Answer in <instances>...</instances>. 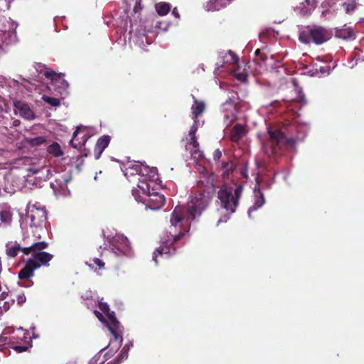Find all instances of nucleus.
Listing matches in <instances>:
<instances>
[{"label": "nucleus", "mask_w": 364, "mask_h": 364, "mask_svg": "<svg viewBox=\"0 0 364 364\" xmlns=\"http://www.w3.org/2000/svg\"><path fill=\"white\" fill-rule=\"evenodd\" d=\"M106 314L107 316V321H106V323L109 332L112 334L115 341H119V342L122 343L123 341L122 326L117 320L114 311H109L106 313Z\"/></svg>", "instance_id": "obj_9"}, {"label": "nucleus", "mask_w": 364, "mask_h": 364, "mask_svg": "<svg viewBox=\"0 0 364 364\" xmlns=\"http://www.w3.org/2000/svg\"><path fill=\"white\" fill-rule=\"evenodd\" d=\"M217 176L211 173L198 182V192L191 199L188 208V219H195L207 207L215 193Z\"/></svg>", "instance_id": "obj_3"}, {"label": "nucleus", "mask_w": 364, "mask_h": 364, "mask_svg": "<svg viewBox=\"0 0 364 364\" xmlns=\"http://www.w3.org/2000/svg\"><path fill=\"white\" fill-rule=\"evenodd\" d=\"M43 100L53 107H58L60 105V100L55 97L43 95Z\"/></svg>", "instance_id": "obj_30"}, {"label": "nucleus", "mask_w": 364, "mask_h": 364, "mask_svg": "<svg viewBox=\"0 0 364 364\" xmlns=\"http://www.w3.org/2000/svg\"><path fill=\"white\" fill-rule=\"evenodd\" d=\"M185 209L182 207L176 206L171 213L170 223L171 225L168 229L169 236L159 247L156 248L153 253V260L155 264H158L157 257L170 255L176 251L174 246L188 232V230L183 226Z\"/></svg>", "instance_id": "obj_2"}, {"label": "nucleus", "mask_w": 364, "mask_h": 364, "mask_svg": "<svg viewBox=\"0 0 364 364\" xmlns=\"http://www.w3.org/2000/svg\"><path fill=\"white\" fill-rule=\"evenodd\" d=\"M245 129L242 124H237L233 127L230 133V139L233 142H238L245 134Z\"/></svg>", "instance_id": "obj_18"}, {"label": "nucleus", "mask_w": 364, "mask_h": 364, "mask_svg": "<svg viewBox=\"0 0 364 364\" xmlns=\"http://www.w3.org/2000/svg\"><path fill=\"white\" fill-rule=\"evenodd\" d=\"M331 38V34L326 28L321 26H315L308 32L300 33L299 39L301 43H309L313 42L316 45L322 44Z\"/></svg>", "instance_id": "obj_7"}, {"label": "nucleus", "mask_w": 364, "mask_h": 364, "mask_svg": "<svg viewBox=\"0 0 364 364\" xmlns=\"http://www.w3.org/2000/svg\"><path fill=\"white\" fill-rule=\"evenodd\" d=\"M93 262L97 266L99 269H102L105 267V262L99 258L93 259Z\"/></svg>", "instance_id": "obj_35"}, {"label": "nucleus", "mask_w": 364, "mask_h": 364, "mask_svg": "<svg viewBox=\"0 0 364 364\" xmlns=\"http://www.w3.org/2000/svg\"><path fill=\"white\" fill-rule=\"evenodd\" d=\"M194 104L191 107L192 119L193 121H198V117L204 112L205 105L204 102L198 100L194 95H192Z\"/></svg>", "instance_id": "obj_15"}, {"label": "nucleus", "mask_w": 364, "mask_h": 364, "mask_svg": "<svg viewBox=\"0 0 364 364\" xmlns=\"http://www.w3.org/2000/svg\"><path fill=\"white\" fill-rule=\"evenodd\" d=\"M255 201L252 206L249 208L248 213L250 215L251 213L257 210L258 208H261L264 203V198L263 193L260 190L255 192Z\"/></svg>", "instance_id": "obj_20"}, {"label": "nucleus", "mask_w": 364, "mask_h": 364, "mask_svg": "<svg viewBox=\"0 0 364 364\" xmlns=\"http://www.w3.org/2000/svg\"><path fill=\"white\" fill-rule=\"evenodd\" d=\"M14 107L18 109L21 117L28 120L35 119L34 112L25 102L21 101L14 102Z\"/></svg>", "instance_id": "obj_13"}, {"label": "nucleus", "mask_w": 364, "mask_h": 364, "mask_svg": "<svg viewBox=\"0 0 364 364\" xmlns=\"http://www.w3.org/2000/svg\"><path fill=\"white\" fill-rule=\"evenodd\" d=\"M221 222H222V219H220L218 223H220Z\"/></svg>", "instance_id": "obj_47"}, {"label": "nucleus", "mask_w": 364, "mask_h": 364, "mask_svg": "<svg viewBox=\"0 0 364 364\" xmlns=\"http://www.w3.org/2000/svg\"><path fill=\"white\" fill-rule=\"evenodd\" d=\"M222 156V152L219 149L215 150L213 152V159L215 161H218Z\"/></svg>", "instance_id": "obj_39"}, {"label": "nucleus", "mask_w": 364, "mask_h": 364, "mask_svg": "<svg viewBox=\"0 0 364 364\" xmlns=\"http://www.w3.org/2000/svg\"><path fill=\"white\" fill-rule=\"evenodd\" d=\"M198 121H197V122L194 121L193 124L192 125V127H191V129L189 130L188 134L191 136V139H196V132L198 129Z\"/></svg>", "instance_id": "obj_33"}, {"label": "nucleus", "mask_w": 364, "mask_h": 364, "mask_svg": "<svg viewBox=\"0 0 364 364\" xmlns=\"http://www.w3.org/2000/svg\"><path fill=\"white\" fill-rule=\"evenodd\" d=\"M233 76L239 81L245 82L247 81L248 75L245 72H240L237 70L232 71Z\"/></svg>", "instance_id": "obj_28"}, {"label": "nucleus", "mask_w": 364, "mask_h": 364, "mask_svg": "<svg viewBox=\"0 0 364 364\" xmlns=\"http://www.w3.org/2000/svg\"><path fill=\"white\" fill-rule=\"evenodd\" d=\"M44 75L47 78L51 80V86L53 87H57L58 83L63 84L64 88L68 86V83L61 79L60 75L54 71H46Z\"/></svg>", "instance_id": "obj_19"}, {"label": "nucleus", "mask_w": 364, "mask_h": 364, "mask_svg": "<svg viewBox=\"0 0 364 364\" xmlns=\"http://www.w3.org/2000/svg\"><path fill=\"white\" fill-rule=\"evenodd\" d=\"M47 151L54 157L62 156L64 154L60 144L55 141L48 146Z\"/></svg>", "instance_id": "obj_22"}, {"label": "nucleus", "mask_w": 364, "mask_h": 364, "mask_svg": "<svg viewBox=\"0 0 364 364\" xmlns=\"http://www.w3.org/2000/svg\"><path fill=\"white\" fill-rule=\"evenodd\" d=\"M26 219L30 221V228H31L33 236L36 239H41L39 232H44V227L46 223L47 213L44 208H38L35 205L30 208L26 215Z\"/></svg>", "instance_id": "obj_6"}, {"label": "nucleus", "mask_w": 364, "mask_h": 364, "mask_svg": "<svg viewBox=\"0 0 364 364\" xmlns=\"http://www.w3.org/2000/svg\"><path fill=\"white\" fill-rule=\"evenodd\" d=\"M111 140V137L109 135H103L100 136L94 148V156L95 159H99L105 151V149L108 146Z\"/></svg>", "instance_id": "obj_12"}, {"label": "nucleus", "mask_w": 364, "mask_h": 364, "mask_svg": "<svg viewBox=\"0 0 364 364\" xmlns=\"http://www.w3.org/2000/svg\"><path fill=\"white\" fill-rule=\"evenodd\" d=\"M80 127H77L76 130H75V131L73 132V139H72L70 140V144H71L73 147H75V148H76V147H77V146H76V145H75V144H73V140H74V139L77 136V135L78 134V133L80 132Z\"/></svg>", "instance_id": "obj_38"}, {"label": "nucleus", "mask_w": 364, "mask_h": 364, "mask_svg": "<svg viewBox=\"0 0 364 364\" xmlns=\"http://www.w3.org/2000/svg\"><path fill=\"white\" fill-rule=\"evenodd\" d=\"M16 301L18 305H22L26 301V296L24 294L22 293L18 294L16 296Z\"/></svg>", "instance_id": "obj_36"}, {"label": "nucleus", "mask_w": 364, "mask_h": 364, "mask_svg": "<svg viewBox=\"0 0 364 364\" xmlns=\"http://www.w3.org/2000/svg\"><path fill=\"white\" fill-rule=\"evenodd\" d=\"M31 345L29 341H25L23 344L18 343L11 338L0 336V350L6 348H13L16 353H22L26 351Z\"/></svg>", "instance_id": "obj_10"}, {"label": "nucleus", "mask_w": 364, "mask_h": 364, "mask_svg": "<svg viewBox=\"0 0 364 364\" xmlns=\"http://www.w3.org/2000/svg\"><path fill=\"white\" fill-rule=\"evenodd\" d=\"M191 145L193 146V150L191 151V154L193 158L199 159L203 157V152L199 149V143L197 139H191Z\"/></svg>", "instance_id": "obj_24"}, {"label": "nucleus", "mask_w": 364, "mask_h": 364, "mask_svg": "<svg viewBox=\"0 0 364 364\" xmlns=\"http://www.w3.org/2000/svg\"><path fill=\"white\" fill-rule=\"evenodd\" d=\"M225 58H227L226 62L230 64L235 65L239 62V57L232 50H228Z\"/></svg>", "instance_id": "obj_29"}, {"label": "nucleus", "mask_w": 364, "mask_h": 364, "mask_svg": "<svg viewBox=\"0 0 364 364\" xmlns=\"http://www.w3.org/2000/svg\"><path fill=\"white\" fill-rule=\"evenodd\" d=\"M95 314L100 321H102L103 316L100 312H99L98 311H95Z\"/></svg>", "instance_id": "obj_41"}, {"label": "nucleus", "mask_w": 364, "mask_h": 364, "mask_svg": "<svg viewBox=\"0 0 364 364\" xmlns=\"http://www.w3.org/2000/svg\"><path fill=\"white\" fill-rule=\"evenodd\" d=\"M172 14L177 18H180V14L178 13V11L177 9V8H174L173 10H172Z\"/></svg>", "instance_id": "obj_40"}, {"label": "nucleus", "mask_w": 364, "mask_h": 364, "mask_svg": "<svg viewBox=\"0 0 364 364\" xmlns=\"http://www.w3.org/2000/svg\"><path fill=\"white\" fill-rule=\"evenodd\" d=\"M343 6L345 7L346 13L349 14L355 10L358 4L355 0H352L350 3H344Z\"/></svg>", "instance_id": "obj_32"}, {"label": "nucleus", "mask_w": 364, "mask_h": 364, "mask_svg": "<svg viewBox=\"0 0 364 364\" xmlns=\"http://www.w3.org/2000/svg\"><path fill=\"white\" fill-rule=\"evenodd\" d=\"M260 58V60H262V61H265L267 58V57L266 56L265 54H263L262 53L261 55L259 56Z\"/></svg>", "instance_id": "obj_43"}, {"label": "nucleus", "mask_w": 364, "mask_h": 364, "mask_svg": "<svg viewBox=\"0 0 364 364\" xmlns=\"http://www.w3.org/2000/svg\"><path fill=\"white\" fill-rule=\"evenodd\" d=\"M86 264L91 269H94V266L93 264H88L87 262H86Z\"/></svg>", "instance_id": "obj_46"}, {"label": "nucleus", "mask_w": 364, "mask_h": 364, "mask_svg": "<svg viewBox=\"0 0 364 364\" xmlns=\"http://www.w3.org/2000/svg\"><path fill=\"white\" fill-rule=\"evenodd\" d=\"M221 169L224 176H228L235 169V165L232 162L223 161L221 164Z\"/></svg>", "instance_id": "obj_27"}, {"label": "nucleus", "mask_w": 364, "mask_h": 364, "mask_svg": "<svg viewBox=\"0 0 364 364\" xmlns=\"http://www.w3.org/2000/svg\"><path fill=\"white\" fill-rule=\"evenodd\" d=\"M268 139L263 142L264 153L269 157L277 158L284 154L287 149H294L296 141L294 138H287L285 134L277 129H268Z\"/></svg>", "instance_id": "obj_4"}, {"label": "nucleus", "mask_w": 364, "mask_h": 364, "mask_svg": "<svg viewBox=\"0 0 364 364\" xmlns=\"http://www.w3.org/2000/svg\"><path fill=\"white\" fill-rule=\"evenodd\" d=\"M255 54L256 56L259 57L262 54V52L259 49H257Z\"/></svg>", "instance_id": "obj_44"}, {"label": "nucleus", "mask_w": 364, "mask_h": 364, "mask_svg": "<svg viewBox=\"0 0 364 364\" xmlns=\"http://www.w3.org/2000/svg\"><path fill=\"white\" fill-rule=\"evenodd\" d=\"M138 180V187L144 196L151 192L150 188L151 185L154 184V182L153 180L149 179V174L148 176L144 175V177H139Z\"/></svg>", "instance_id": "obj_16"}, {"label": "nucleus", "mask_w": 364, "mask_h": 364, "mask_svg": "<svg viewBox=\"0 0 364 364\" xmlns=\"http://www.w3.org/2000/svg\"><path fill=\"white\" fill-rule=\"evenodd\" d=\"M139 1H141V0H139Z\"/></svg>", "instance_id": "obj_48"}, {"label": "nucleus", "mask_w": 364, "mask_h": 364, "mask_svg": "<svg viewBox=\"0 0 364 364\" xmlns=\"http://www.w3.org/2000/svg\"><path fill=\"white\" fill-rule=\"evenodd\" d=\"M335 36L345 40L352 39L355 38V33L352 28L344 26L341 28H335Z\"/></svg>", "instance_id": "obj_17"}, {"label": "nucleus", "mask_w": 364, "mask_h": 364, "mask_svg": "<svg viewBox=\"0 0 364 364\" xmlns=\"http://www.w3.org/2000/svg\"><path fill=\"white\" fill-rule=\"evenodd\" d=\"M0 220L5 225H9L12 221V213L9 210H3L0 212Z\"/></svg>", "instance_id": "obj_25"}, {"label": "nucleus", "mask_w": 364, "mask_h": 364, "mask_svg": "<svg viewBox=\"0 0 364 364\" xmlns=\"http://www.w3.org/2000/svg\"><path fill=\"white\" fill-rule=\"evenodd\" d=\"M48 247V242L36 240L27 247H21L16 241H9L6 244V254L9 257H16L20 251L25 255H31L32 256V258L28 259L24 267L18 272V277L22 281L21 286L31 287L33 283L29 279L34 275V271L41 266H48V262L52 260L53 255L43 251Z\"/></svg>", "instance_id": "obj_1"}, {"label": "nucleus", "mask_w": 364, "mask_h": 364, "mask_svg": "<svg viewBox=\"0 0 364 364\" xmlns=\"http://www.w3.org/2000/svg\"><path fill=\"white\" fill-rule=\"evenodd\" d=\"M20 124V121L18 119H15L13 122V126L14 127H18Z\"/></svg>", "instance_id": "obj_42"}, {"label": "nucleus", "mask_w": 364, "mask_h": 364, "mask_svg": "<svg viewBox=\"0 0 364 364\" xmlns=\"http://www.w3.org/2000/svg\"><path fill=\"white\" fill-rule=\"evenodd\" d=\"M112 245L118 251H114L117 256L121 255H127L129 253L131 247L127 237L122 235H117L113 238Z\"/></svg>", "instance_id": "obj_11"}, {"label": "nucleus", "mask_w": 364, "mask_h": 364, "mask_svg": "<svg viewBox=\"0 0 364 364\" xmlns=\"http://www.w3.org/2000/svg\"><path fill=\"white\" fill-rule=\"evenodd\" d=\"M224 6L225 5L221 0H210L206 3L205 9L208 11H216Z\"/></svg>", "instance_id": "obj_21"}, {"label": "nucleus", "mask_w": 364, "mask_h": 364, "mask_svg": "<svg viewBox=\"0 0 364 364\" xmlns=\"http://www.w3.org/2000/svg\"><path fill=\"white\" fill-rule=\"evenodd\" d=\"M130 172L131 175L136 174L139 177H144V175L148 176L153 173H155L154 168H149L148 166H143L142 164H135L127 169L125 175Z\"/></svg>", "instance_id": "obj_14"}, {"label": "nucleus", "mask_w": 364, "mask_h": 364, "mask_svg": "<svg viewBox=\"0 0 364 364\" xmlns=\"http://www.w3.org/2000/svg\"><path fill=\"white\" fill-rule=\"evenodd\" d=\"M243 186H237L234 190L232 194L231 190H228L226 186L221 188L218 193V198L220 201L221 207L230 214L235 212L238 201L241 197Z\"/></svg>", "instance_id": "obj_5"}, {"label": "nucleus", "mask_w": 364, "mask_h": 364, "mask_svg": "<svg viewBox=\"0 0 364 364\" xmlns=\"http://www.w3.org/2000/svg\"><path fill=\"white\" fill-rule=\"evenodd\" d=\"M28 171H31L33 174H35V173H38V170L34 169L33 168H29Z\"/></svg>", "instance_id": "obj_45"}, {"label": "nucleus", "mask_w": 364, "mask_h": 364, "mask_svg": "<svg viewBox=\"0 0 364 364\" xmlns=\"http://www.w3.org/2000/svg\"><path fill=\"white\" fill-rule=\"evenodd\" d=\"M141 1H139V0H137L136 1L135 5L133 9V11H134V13H138L139 11H140L142 9V6H141Z\"/></svg>", "instance_id": "obj_37"}, {"label": "nucleus", "mask_w": 364, "mask_h": 364, "mask_svg": "<svg viewBox=\"0 0 364 364\" xmlns=\"http://www.w3.org/2000/svg\"><path fill=\"white\" fill-rule=\"evenodd\" d=\"M98 306L100 309L105 314L109 311V307L107 303L100 301L99 302Z\"/></svg>", "instance_id": "obj_34"}, {"label": "nucleus", "mask_w": 364, "mask_h": 364, "mask_svg": "<svg viewBox=\"0 0 364 364\" xmlns=\"http://www.w3.org/2000/svg\"><path fill=\"white\" fill-rule=\"evenodd\" d=\"M26 141L30 146H38L45 144L46 141V139L44 136H39L33 138L27 139Z\"/></svg>", "instance_id": "obj_26"}, {"label": "nucleus", "mask_w": 364, "mask_h": 364, "mask_svg": "<svg viewBox=\"0 0 364 364\" xmlns=\"http://www.w3.org/2000/svg\"><path fill=\"white\" fill-rule=\"evenodd\" d=\"M128 358V349L126 348V347H123L120 354L118 355V357L114 360V364H119L124 360H126Z\"/></svg>", "instance_id": "obj_31"}, {"label": "nucleus", "mask_w": 364, "mask_h": 364, "mask_svg": "<svg viewBox=\"0 0 364 364\" xmlns=\"http://www.w3.org/2000/svg\"><path fill=\"white\" fill-rule=\"evenodd\" d=\"M155 9L159 16H166L171 10V4L167 2H159L155 4Z\"/></svg>", "instance_id": "obj_23"}, {"label": "nucleus", "mask_w": 364, "mask_h": 364, "mask_svg": "<svg viewBox=\"0 0 364 364\" xmlns=\"http://www.w3.org/2000/svg\"><path fill=\"white\" fill-rule=\"evenodd\" d=\"M132 193L136 200L143 203L151 210H159L165 203V196L161 193L154 191V188H152L151 192L145 196H139V190L137 189H133Z\"/></svg>", "instance_id": "obj_8"}]
</instances>
